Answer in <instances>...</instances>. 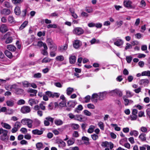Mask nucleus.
<instances>
[{
  "label": "nucleus",
  "instance_id": "obj_1",
  "mask_svg": "<svg viewBox=\"0 0 150 150\" xmlns=\"http://www.w3.org/2000/svg\"><path fill=\"white\" fill-rule=\"evenodd\" d=\"M67 107L66 100L63 95L60 96L57 102V107L61 109L63 107Z\"/></svg>",
  "mask_w": 150,
  "mask_h": 150
},
{
  "label": "nucleus",
  "instance_id": "obj_2",
  "mask_svg": "<svg viewBox=\"0 0 150 150\" xmlns=\"http://www.w3.org/2000/svg\"><path fill=\"white\" fill-rule=\"evenodd\" d=\"M8 131L7 130L4 129L2 128L0 129V135L2 134L1 136V139L2 141H6L8 139V136L7 135Z\"/></svg>",
  "mask_w": 150,
  "mask_h": 150
},
{
  "label": "nucleus",
  "instance_id": "obj_3",
  "mask_svg": "<svg viewBox=\"0 0 150 150\" xmlns=\"http://www.w3.org/2000/svg\"><path fill=\"white\" fill-rule=\"evenodd\" d=\"M21 122L24 125H27L28 127L31 128L32 127L33 121L32 120L28 118L22 119Z\"/></svg>",
  "mask_w": 150,
  "mask_h": 150
},
{
  "label": "nucleus",
  "instance_id": "obj_4",
  "mask_svg": "<svg viewBox=\"0 0 150 150\" xmlns=\"http://www.w3.org/2000/svg\"><path fill=\"white\" fill-rule=\"evenodd\" d=\"M20 111L22 113L26 114L30 112L31 111V109L30 107L24 105L21 108Z\"/></svg>",
  "mask_w": 150,
  "mask_h": 150
},
{
  "label": "nucleus",
  "instance_id": "obj_5",
  "mask_svg": "<svg viewBox=\"0 0 150 150\" xmlns=\"http://www.w3.org/2000/svg\"><path fill=\"white\" fill-rule=\"evenodd\" d=\"M9 33H7L6 34L4 35L2 38L3 39H5L6 38L5 41V43L6 44L11 43L13 41V38L11 37H8L7 38V36L8 35H9Z\"/></svg>",
  "mask_w": 150,
  "mask_h": 150
},
{
  "label": "nucleus",
  "instance_id": "obj_6",
  "mask_svg": "<svg viewBox=\"0 0 150 150\" xmlns=\"http://www.w3.org/2000/svg\"><path fill=\"white\" fill-rule=\"evenodd\" d=\"M73 32L75 34L80 35L83 33L84 31L82 28L80 27H77L74 29Z\"/></svg>",
  "mask_w": 150,
  "mask_h": 150
},
{
  "label": "nucleus",
  "instance_id": "obj_7",
  "mask_svg": "<svg viewBox=\"0 0 150 150\" xmlns=\"http://www.w3.org/2000/svg\"><path fill=\"white\" fill-rule=\"evenodd\" d=\"M114 44L117 46H120L122 45L124 43L123 41L121 39L117 38L114 40Z\"/></svg>",
  "mask_w": 150,
  "mask_h": 150
},
{
  "label": "nucleus",
  "instance_id": "obj_8",
  "mask_svg": "<svg viewBox=\"0 0 150 150\" xmlns=\"http://www.w3.org/2000/svg\"><path fill=\"white\" fill-rule=\"evenodd\" d=\"M8 30L7 25L6 24H2L0 26V32L5 33Z\"/></svg>",
  "mask_w": 150,
  "mask_h": 150
},
{
  "label": "nucleus",
  "instance_id": "obj_9",
  "mask_svg": "<svg viewBox=\"0 0 150 150\" xmlns=\"http://www.w3.org/2000/svg\"><path fill=\"white\" fill-rule=\"evenodd\" d=\"M126 96H123V98L124 100L125 105V106L130 105L133 103V101L131 100H129L127 98Z\"/></svg>",
  "mask_w": 150,
  "mask_h": 150
},
{
  "label": "nucleus",
  "instance_id": "obj_10",
  "mask_svg": "<svg viewBox=\"0 0 150 150\" xmlns=\"http://www.w3.org/2000/svg\"><path fill=\"white\" fill-rule=\"evenodd\" d=\"M99 94L95 93L93 94L91 98V101L94 103H96L98 101V100H99Z\"/></svg>",
  "mask_w": 150,
  "mask_h": 150
},
{
  "label": "nucleus",
  "instance_id": "obj_11",
  "mask_svg": "<svg viewBox=\"0 0 150 150\" xmlns=\"http://www.w3.org/2000/svg\"><path fill=\"white\" fill-rule=\"evenodd\" d=\"M82 45L81 42L79 40H75L73 43V47L76 49H78Z\"/></svg>",
  "mask_w": 150,
  "mask_h": 150
},
{
  "label": "nucleus",
  "instance_id": "obj_12",
  "mask_svg": "<svg viewBox=\"0 0 150 150\" xmlns=\"http://www.w3.org/2000/svg\"><path fill=\"white\" fill-rule=\"evenodd\" d=\"M77 102L76 101L70 100L67 103L68 107L71 108H74Z\"/></svg>",
  "mask_w": 150,
  "mask_h": 150
},
{
  "label": "nucleus",
  "instance_id": "obj_13",
  "mask_svg": "<svg viewBox=\"0 0 150 150\" xmlns=\"http://www.w3.org/2000/svg\"><path fill=\"white\" fill-rule=\"evenodd\" d=\"M11 12L10 9L7 8H4L1 10L0 13L1 14L7 16L10 14Z\"/></svg>",
  "mask_w": 150,
  "mask_h": 150
},
{
  "label": "nucleus",
  "instance_id": "obj_14",
  "mask_svg": "<svg viewBox=\"0 0 150 150\" xmlns=\"http://www.w3.org/2000/svg\"><path fill=\"white\" fill-rule=\"evenodd\" d=\"M67 45L66 44L59 46L58 47V51L61 52H64L67 50Z\"/></svg>",
  "mask_w": 150,
  "mask_h": 150
},
{
  "label": "nucleus",
  "instance_id": "obj_15",
  "mask_svg": "<svg viewBox=\"0 0 150 150\" xmlns=\"http://www.w3.org/2000/svg\"><path fill=\"white\" fill-rule=\"evenodd\" d=\"M108 92L106 91H104L100 93H99V100H103L105 97Z\"/></svg>",
  "mask_w": 150,
  "mask_h": 150
},
{
  "label": "nucleus",
  "instance_id": "obj_16",
  "mask_svg": "<svg viewBox=\"0 0 150 150\" xmlns=\"http://www.w3.org/2000/svg\"><path fill=\"white\" fill-rule=\"evenodd\" d=\"M37 45L40 47L43 46L44 49H47V47L46 43L43 42L42 41H38L37 43Z\"/></svg>",
  "mask_w": 150,
  "mask_h": 150
},
{
  "label": "nucleus",
  "instance_id": "obj_17",
  "mask_svg": "<svg viewBox=\"0 0 150 150\" xmlns=\"http://www.w3.org/2000/svg\"><path fill=\"white\" fill-rule=\"evenodd\" d=\"M7 48L10 51L12 52H15L16 50V47L12 45H8L7 46Z\"/></svg>",
  "mask_w": 150,
  "mask_h": 150
},
{
  "label": "nucleus",
  "instance_id": "obj_18",
  "mask_svg": "<svg viewBox=\"0 0 150 150\" xmlns=\"http://www.w3.org/2000/svg\"><path fill=\"white\" fill-rule=\"evenodd\" d=\"M45 94L47 95L48 97L54 98V96H56V93H53L50 91H47L45 92Z\"/></svg>",
  "mask_w": 150,
  "mask_h": 150
},
{
  "label": "nucleus",
  "instance_id": "obj_19",
  "mask_svg": "<svg viewBox=\"0 0 150 150\" xmlns=\"http://www.w3.org/2000/svg\"><path fill=\"white\" fill-rule=\"evenodd\" d=\"M149 83V81L148 79H143L140 80L139 83L140 85H143L144 86L147 84Z\"/></svg>",
  "mask_w": 150,
  "mask_h": 150
},
{
  "label": "nucleus",
  "instance_id": "obj_20",
  "mask_svg": "<svg viewBox=\"0 0 150 150\" xmlns=\"http://www.w3.org/2000/svg\"><path fill=\"white\" fill-rule=\"evenodd\" d=\"M83 118L81 115H75V120H77L80 122L83 121Z\"/></svg>",
  "mask_w": 150,
  "mask_h": 150
},
{
  "label": "nucleus",
  "instance_id": "obj_21",
  "mask_svg": "<svg viewBox=\"0 0 150 150\" xmlns=\"http://www.w3.org/2000/svg\"><path fill=\"white\" fill-rule=\"evenodd\" d=\"M83 109V107L81 105H78L77 108H75L74 110L75 112H76L78 113H80V111L82 110Z\"/></svg>",
  "mask_w": 150,
  "mask_h": 150
},
{
  "label": "nucleus",
  "instance_id": "obj_22",
  "mask_svg": "<svg viewBox=\"0 0 150 150\" xmlns=\"http://www.w3.org/2000/svg\"><path fill=\"white\" fill-rule=\"evenodd\" d=\"M32 132L34 134L40 135L42 134L43 131L36 129L33 130Z\"/></svg>",
  "mask_w": 150,
  "mask_h": 150
},
{
  "label": "nucleus",
  "instance_id": "obj_23",
  "mask_svg": "<svg viewBox=\"0 0 150 150\" xmlns=\"http://www.w3.org/2000/svg\"><path fill=\"white\" fill-rule=\"evenodd\" d=\"M124 6L127 8H131L132 6L131 5L132 2L129 1H125L124 2Z\"/></svg>",
  "mask_w": 150,
  "mask_h": 150
},
{
  "label": "nucleus",
  "instance_id": "obj_24",
  "mask_svg": "<svg viewBox=\"0 0 150 150\" xmlns=\"http://www.w3.org/2000/svg\"><path fill=\"white\" fill-rule=\"evenodd\" d=\"M1 124L2 126L5 129H9L11 128V126L7 123L2 122Z\"/></svg>",
  "mask_w": 150,
  "mask_h": 150
},
{
  "label": "nucleus",
  "instance_id": "obj_25",
  "mask_svg": "<svg viewBox=\"0 0 150 150\" xmlns=\"http://www.w3.org/2000/svg\"><path fill=\"white\" fill-rule=\"evenodd\" d=\"M146 135L145 134L142 133L139 135V138L142 141H144L146 140Z\"/></svg>",
  "mask_w": 150,
  "mask_h": 150
},
{
  "label": "nucleus",
  "instance_id": "obj_26",
  "mask_svg": "<svg viewBox=\"0 0 150 150\" xmlns=\"http://www.w3.org/2000/svg\"><path fill=\"white\" fill-rule=\"evenodd\" d=\"M69 59L71 64H74L76 62V57L74 56H71L69 57Z\"/></svg>",
  "mask_w": 150,
  "mask_h": 150
},
{
  "label": "nucleus",
  "instance_id": "obj_27",
  "mask_svg": "<svg viewBox=\"0 0 150 150\" xmlns=\"http://www.w3.org/2000/svg\"><path fill=\"white\" fill-rule=\"evenodd\" d=\"M4 53L10 59H11L13 57L12 53L8 50H6L4 52Z\"/></svg>",
  "mask_w": 150,
  "mask_h": 150
},
{
  "label": "nucleus",
  "instance_id": "obj_28",
  "mask_svg": "<svg viewBox=\"0 0 150 150\" xmlns=\"http://www.w3.org/2000/svg\"><path fill=\"white\" fill-rule=\"evenodd\" d=\"M38 103V101L37 100L33 99H30L29 101V103L31 106H32L33 105L36 104Z\"/></svg>",
  "mask_w": 150,
  "mask_h": 150
},
{
  "label": "nucleus",
  "instance_id": "obj_29",
  "mask_svg": "<svg viewBox=\"0 0 150 150\" xmlns=\"http://www.w3.org/2000/svg\"><path fill=\"white\" fill-rule=\"evenodd\" d=\"M82 139L85 141L84 142V144L86 145H88L90 144L89 139L88 138L86 137H83L82 138Z\"/></svg>",
  "mask_w": 150,
  "mask_h": 150
},
{
  "label": "nucleus",
  "instance_id": "obj_30",
  "mask_svg": "<svg viewBox=\"0 0 150 150\" xmlns=\"http://www.w3.org/2000/svg\"><path fill=\"white\" fill-rule=\"evenodd\" d=\"M8 21L10 23H15V21L14 17L11 16H10L8 17Z\"/></svg>",
  "mask_w": 150,
  "mask_h": 150
},
{
  "label": "nucleus",
  "instance_id": "obj_31",
  "mask_svg": "<svg viewBox=\"0 0 150 150\" xmlns=\"http://www.w3.org/2000/svg\"><path fill=\"white\" fill-rule=\"evenodd\" d=\"M139 134L138 132L136 130H132L130 132V134L131 136H134L135 137H137Z\"/></svg>",
  "mask_w": 150,
  "mask_h": 150
},
{
  "label": "nucleus",
  "instance_id": "obj_32",
  "mask_svg": "<svg viewBox=\"0 0 150 150\" xmlns=\"http://www.w3.org/2000/svg\"><path fill=\"white\" fill-rule=\"evenodd\" d=\"M6 103L7 106L9 107L13 106L14 104V101L12 100H9L6 102Z\"/></svg>",
  "mask_w": 150,
  "mask_h": 150
},
{
  "label": "nucleus",
  "instance_id": "obj_33",
  "mask_svg": "<svg viewBox=\"0 0 150 150\" xmlns=\"http://www.w3.org/2000/svg\"><path fill=\"white\" fill-rule=\"evenodd\" d=\"M71 127L74 130H77L79 127V126L78 124L73 123L71 125Z\"/></svg>",
  "mask_w": 150,
  "mask_h": 150
},
{
  "label": "nucleus",
  "instance_id": "obj_34",
  "mask_svg": "<svg viewBox=\"0 0 150 150\" xmlns=\"http://www.w3.org/2000/svg\"><path fill=\"white\" fill-rule=\"evenodd\" d=\"M74 89L73 88L69 87L67 89V93L68 95H70L73 91Z\"/></svg>",
  "mask_w": 150,
  "mask_h": 150
},
{
  "label": "nucleus",
  "instance_id": "obj_35",
  "mask_svg": "<svg viewBox=\"0 0 150 150\" xmlns=\"http://www.w3.org/2000/svg\"><path fill=\"white\" fill-rule=\"evenodd\" d=\"M14 12L16 15H19L21 13L20 7L18 6H16L15 8Z\"/></svg>",
  "mask_w": 150,
  "mask_h": 150
},
{
  "label": "nucleus",
  "instance_id": "obj_36",
  "mask_svg": "<svg viewBox=\"0 0 150 150\" xmlns=\"http://www.w3.org/2000/svg\"><path fill=\"white\" fill-rule=\"evenodd\" d=\"M95 128V127L92 125L89 126V129L88 130V132L89 133H91L93 132L94 129Z\"/></svg>",
  "mask_w": 150,
  "mask_h": 150
},
{
  "label": "nucleus",
  "instance_id": "obj_37",
  "mask_svg": "<svg viewBox=\"0 0 150 150\" xmlns=\"http://www.w3.org/2000/svg\"><path fill=\"white\" fill-rule=\"evenodd\" d=\"M23 85L25 87H30V83L28 81H25L22 82Z\"/></svg>",
  "mask_w": 150,
  "mask_h": 150
},
{
  "label": "nucleus",
  "instance_id": "obj_38",
  "mask_svg": "<svg viewBox=\"0 0 150 150\" xmlns=\"http://www.w3.org/2000/svg\"><path fill=\"white\" fill-rule=\"evenodd\" d=\"M28 24V22L27 21H24L21 25L19 27V29L20 30H21L24 28Z\"/></svg>",
  "mask_w": 150,
  "mask_h": 150
},
{
  "label": "nucleus",
  "instance_id": "obj_39",
  "mask_svg": "<svg viewBox=\"0 0 150 150\" xmlns=\"http://www.w3.org/2000/svg\"><path fill=\"white\" fill-rule=\"evenodd\" d=\"M47 42L48 45H50V47L52 48L53 46V43L52 40L50 38H48L47 40Z\"/></svg>",
  "mask_w": 150,
  "mask_h": 150
},
{
  "label": "nucleus",
  "instance_id": "obj_40",
  "mask_svg": "<svg viewBox=\"0 0 150 150\" xmlns=\"http://www.w3.org/2000/svg\"><path fill=\"white\" fill-rule=\"evenodd\" d=\"M141 75L142 76H150V71L149 70L143 71L142 72Z\"/></svg>",
  "mask_w": 150,
  "mask_h": 150
},
{
  "label": "nucleus",
  "instance_id": "obj_41",
  "mask_svg": "<svg viewBox=\"0 0 150 150\" xmlns=\"http://www.w3.org/2000/svg\"><path fill=\"white\" fill-rule=\"evenodd\" d=\"M101 146L103 147H107L109 146V143L107 141L103 142L101 143Z\"/></svg>",
  "mask_w": 150,
  "mask_h": 150
},
{
  "label": "nucleus",
  "instance_id": "obj_42",
  "mask_svg": "<svg viewBox=\"0 0 150 150\" xmlns=\"http://www.w3.org/2000/svg\"><path fill=\"white\" fill-rule=\"evenodd\" d=\"M28 93H33L36 94L38 91L36 90L33 89L32 88H29L27 91Z\"/></svg>",
  "mask_w": 150,
  "mask_h": 150
},
{
  "label": "nucleus",
  "instance_id": "obj_43",
  "mask_svg": "<svg viewBox=\"0 0 150 150\" xmlns=\"http://www.w3.org/2000/svg\"><path fill=\"white\" fill-rule=\"evenodd\" d=\"M21 125L20 122L18 121L16 122L14 124V126L18 129L21 126Z\"/></svg>",
  "mask_w": 150,
  "mask_h": 150
},
{
  "label": "nucleus",
  "instance_id": "obj_44",
  "mask_svg": "<svg viewBox=\"0 0 150 150\" xmlns=\"http://www.w3.org/2000/svg\"><path fill=\"white\" fill-rule=\"evenodd\" d=\"M98 125L100 127V129L103 130L104 129V125L103 123L101 122H98Z\"/></svg>",
  "mask_w": 150,
  "mask_h": 150
},
{
  "label": "nucleus",
  "instance_id": "obj_45",
  "mask_svg": "<svg viewBox=\"0 0 150 150\" xmlns=\"http://www.w3.org/2000/svg\"><path fill=\"white\" fill-rule=\"evenodd\" d=\"M116 24L118 26V28L120 27L123 24V22L122 21H117L116 22Z\"/></svg>",
  "mask_w": 150,
  "mask_h": 150
},
{
  "label": "nucleus",
  "instance_id": "obj_46",
  "mask_svg": "<svg viewBox=\"0 0 150 150\" xmlns=\"http://www.w3.org/2000/svg\"><path fill=\"white\" fill-rule=\"evenodd\" d=\"M111 125L113 127L115 126V130L117 131H120V128L118 127L117 124H111Z\"/></svg>",
  "mask_w": 150,
  "mask_h": 150
},
{
  "label": "nucleus",
  "instance_id": "obj_47",
  "mask_svg": "<svg viewBox=\"0 0 150 150\" xmlns=\"http://www.w3.org/2000/svg\"><path fill=\"white\" fill-rule=\"evenodd\" d=\"M126 93L127 95L126 96L127 98L131 97L133 96V94L130 91H126Z\"/></svg>",
  "mask_w": 150,
  "mask_h": 150
},
{
  "label": "nucleus",
  "instance_id": "obj_48",
  "mask_svg": "<svg viewBox=\"0 0 150 150\" xmlns=\"http://www.w3.org/2000/svg\"><path fill=\"white\" fill-rule=\"evenodd\" d=\"M64 59V57L62 55H60L57 56V60L59 61H62Z\"/></svg>",
  "mask_w": 150,
  "mask_h": 150
},
{
  "label": "nucleus",
  "instance_id": "obj_49",
  "mask_svg": "<svg viewBox=\"0 0 150 150\" xmlns=\"http://www.w3.org/2000/svg\"><path fill=\"white\" fill-rule=\"evenodd\" d=\"M132 57L130 56H127L126 57V59L127 62L130 63L132 59Z\"/></svg>",
  "mask_w": 150,
  "mask_h": 150
},
{
  "label": "nucleus",
  "instance_id": "obj_50",
  "mask_svg": "<svg viewBox=\"0 0 150 150\" xmlns=\"http://www.w3.org/2000/svg\"><path fill=\"white\" fill-rule=\"evenodd\" d=\"M41 76V74L40 73L35 74L33 75V77L35 78H40Z\"/></svg>",
  "mask_w": 150,
  "mask_h": 150
},
{
  "label": "nucleus",
  "instance_id": "obj_51",
  "mask_svg": "<svg viewBox=\"0 0 150 150\" xmlns=\"http://www.w3.org/2000/svg\"><path fill=\"white\" fill-rule=\"evenodd\" d=\"M4 6L8 8H10L11 7V5L9 2L5 1L4 3Z\"/></svg>",
  "mask_w": 150,
  "mask_h": 150
},
{
  "label": "nucleus",
  "instance_id": "obj_52",
  "mask_svg": "<svg viewBox=\"0 0 150 150\" xmlns=\"http://www.w3.org/2000/svg\"><path fill=\"white\" fill-rule=\"evenodd\" d=\"M43 146V144L41 142H38L36 144V147L38 149H41Z\"/></svg>",
  "mask_w": 150,
  "mask_h": 150
},
{
  "label": "nucleus",
  "instance_id": "obj_53",
  "mask_svg": "<svg viewBox=\"0 0 150 150\" xmlns=\"http://www.w3.org/2000/svg\"><path fill=\"white\" fill-rule=\"evenodd\" d=\"M69 146L72 145L74 142V141L73 139H69L67 142Z\"/></svg>",
  "mask_w": 150,
  "mask_h": 150
},
{
  "label": "nucleus",
  "instance_id": "obj_54",
  "mask_svg": "<svg viewBox=\"0 0 150 150\" xmlns=\"http://www.w3.org/2000/svg\"><path fill=\"white\" fill-rule=\"evenodd\" d=\"M83 113L85 115L88 116H90L91 115V112L86 110L83 111Z\"/></svg>",
  "mask_w": 150,
  "mask_h": 150
},
{
  "label": "nucleus",
  "instance_id": "obj_55",
  "mask_svg": "<svg viewBox=\"0 0 150 150\" xmlns=\"http://www.w3.org/2000/svg\"><path fill=\"white\" fill-rule=\"evenodd\" d=\"M92 139L94 140H96L98 138V136L96 134H93L91 135Z\"/></svg>",
  "mask_w": 150,
  "mask_h": 150
},
{
  "label": "nucleus",
  "instance_id": "obj_56",
  "mask_svg": "<svg viewBox=\"0 0 150 150\" xmlns=\"http://www.w3.org/2000/svg\"><path fill=\"white\" fill-rule=\"evenodd\" d=\"M25 103V101L23 99H21L18 100L17 102L18 104L19 105L24 104Z\"/></svg>",
  "mask_w": 150,
  "mask_h": 150
},
{
  "label": "nucleus",
  "instance_id": "obj_57",
  "mask_svg": "<svg viewBox=\"0 0 150 150\" xmlns=\"http://www.w3.org/2000/svg\"><path fill=\"white\" fill-rule=\"evenodd\" d=\"M42 103H43L45 104V102H42L40 103L39 104L40 108L43 110H45V106L43 105Z\"/></svg>",
  "mask_w": 150,
  "mask_h": 150
},
{
  "label": "nucleus",
  "instance_id": "obj_58",
  "mask_svg": "<svg viewBox=\"0 0 150 150\" xmlns=\"http://www.w3.org/2000/svg\"><path fill=\"white\" fill-rule=\"evenodd\" d=\"M45 119L47 120L48 122H50L52 123H53L54 121V119L50 117H47L45 118Z\"/></svg>",
  "mask_w": 150,
  "mask_h": 150
},
{
  "label": "nucleus",
  "instance_id": "obj_59",
  "mask_svg": "<svg viewBox=\"0 0 150 150\" xmlns=\"http://www.w3.org/2000/svg\"><path fill=\"white\" fill-rule=\"evenodd\" d=\"M87 107L88 108L91 109H94L95 108L94 105L91 103L88 104L87 105Z\"/></svg>",
  "mask_w": 150,
  "mask_h": 150
},
{
  "label": "nucleus",
  "instance_id": "obj_60",
  "mask_svg": "<svg viewBox=\"0 0 150 150\" xmlns=\"http://www.w3.org/2000/svg\"><path fill=\"white\" fill-rule=\"evenodd\" d=\"M130 117L131 120H135L137 118V115H136L132 114V115L130 116Z\"/></svg>",
  "mask_w": 150,
  "mask_h": 150
},
{
  "label": "nucleus",
  "instance_id": "obj_61",
  "mask_svg": "<svg viewBox=\"0 0 150 150\" xmlns=\"http://www.w3.org/2000/svg\"><path fill=\"white\" fill-rule=\"evenodd\" d=\"M50 59L47 58H45L42 59V63H46L50 62Z\"/></svg>",
  "mask_w": 150,
  "mask_h": 150
},
{
  "label": "nucleus",
  "instance_id": "obj_62",
  "mask_svg": "<svg viewBox=\"0 0 150 150\" xmlns=\"http://www.w3.org/2000/svg\"><path fill=\"white\" fill-rule=\"evenodd\" d=\"M85 98L86 99L85 102L86 103H88L90 101V96L88 95L85 97Z\"/></svg>",
  "mask_w": 150,
  "mask_h": 150
},
{
  "label": "nucleus",
  "instance_id": "obj_63",
  "mask_svg": "<svg viewBox=\"0 0 150 150\" xmlns=\"http://www.w3.org/2000/svg\"><path fill=\"white\" fill-rule=\"evenodd\" d=\"M63 123L62 120L60 119L57 120V125H62Z\"/></svg>",
  "mask_w": 150,
  "mask_h": 150
},
{
  "label": "nucleus",
  "instance_id": "obj_64",
  "mask_svg": "<svg viewBox=\"0 0 150 150\" xmlns=\"http://www.w3.org/2000/svg\"><path fill=\"white\" fill-rule=\"evenodd\" d=\"M117 89H115L110 91L109 93L111 95H113L116 94Z\"/></svg>",
  "mask_w": 150,
  "mask_h": 150
}]
</instances>
